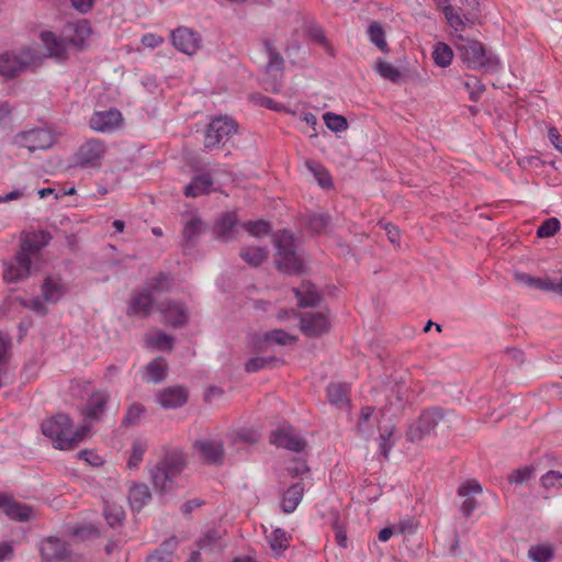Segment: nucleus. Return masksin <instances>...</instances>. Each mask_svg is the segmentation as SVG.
Segmentation results:
<instances>
[{
  "mask_svg": "<svg viewBox=\"0 0 562 562\" xmlns=\"http://www.w3.org/2000/svg\"><path fill=\"white\" fill-rule=\"evenodd\" d=\"M297 337L291 335L282 329H273L265 334L266 342H274L280 346L291 345L296 342Z\"/></svg>",
  "mask_w": 562,
  "mask_h": 562,
  "instance_id": "09e8293b",
  "label": "nucleus"
},
{
  "mask_svg": "<svg viewBox=\"0 0 562 562\" xmlns=\"http://www.w3.org/2000/svg\"><path fill=\"white\" fill-rule=\"evenodd\" d=\"M177 547L178 540L172 537L166 540L155 552L149 554L146 562H171Z\"/></svg>",
  "mask_w": 562,
  "mask_h": 562,
  "instance_id": "2f4dec72",
  "label": "nucleus"
},
{
  "mask_svg": "<svg viewBox=\"0 0 562 562\" xmlns=\"http://www.w3.org/2000/svg\"><path fill=\"white\" fill-rule=\"evenodd\" d=\"M270 442L295 452L302 451L305 447V441L294 432L292 427H282L272 431Z\"/></svg>",
  "mask_w": 562,
  "mask_h": 562,
  "instance_id": "a211bd4d",
  "label": "nucleus"
},
{
  "mask_svg": "<svg viewBox=\"0 0 562 562\" xmlns=\"http://www.w3.org/2000/svg\"><path fill=\"white\" fill-rule=\"evenodd\" d=\"M442 12L447 20L448 25L453 31L456 36L462 35L465 30V22L461 15L454 10L452 5H445Z\"/></svg>",
  "mask_w": 562,
  "mask_h": 562,
  "instance_id": "4c0bfd02",
  "label": "nucleus"
},
{
  "mask_svg": "<svg viewBox=\"0 0 562 562\" xmlns=\"http://www.w3.org/2000/svg\"><path fill=\"white\" fill-rule=\"evenodd\" d=\"M456 47L462 60L467 63L469 68L475 69L486 65V53L482 43L479 41L459 35L456 42Z\"/></svg>",
  "mask_w": 562,
  "mask_h": 562,
  "instance_id": "1a4fd4ad",
  "label": "nucleus"
},
{
  "mask_svg": "<svg viewBox=\"0 0 562 562\" xmlns=\"http://www.w3.org/2000/svg\"><path fill=\"white\" fill-rule=\"evenodd\" d=\"M41 557L46 562L63 561L68 558L69 550L64 541L55 537H48L41 542Z\"/></svg>",
  "mask_w": 562,
  "mask_h": 562,
  "instance_id": "aec40b11",
  "label": "nucleus"
},
{
  "mask_svg": "<svg viewBox=\"0 0 562 562\" xmlns=\"http://www.w3.org/2000/svg\"><path fill=\"white\" fill-rule=\"evenodd\" d=\"M432 58L437 66L447 67L452 61L453 52L449 45L437 43L434 47Z\"/></svg>",
  "mask_w": 562,
  "mask_h": 562,
  "instance_id": "79ce46f5",
  "label": "nucleus"
},
{
  "mask_svg": "<svg viewBox=\"0 0 562 562\" xmlns=\"http://www.w3.org/2000/svg\"><path fill=\"white\" fill-rule=\"evenodd\" d=\"M416 531V524L413 518H405L397 525L389 526V538L395 533L400 535H412Z\"/></svg>",
  "mask_w": 562,
  "mask_h": 562,
  "instance_id": "864d4df0",
  "label": "nucleus"
},
{
  "mask_svg": "<svg viewBox=\"0 0 562 562\" xmlns=\"http://www.w3.org/2000/svg\"><path fill=\"white\" fill-rule=\"evenodd\" d=\"M42 432L59 450H70L78 446L90 430L89 425L74 428L72 420L65 414H56L41 425Z\"/></svg>",
  "mask_w": 562,
  "mask_h": 562,
  "instance_id": "f257e3e1",
  "label": "nucleus"
},
{
  "mask_svg": "<svg viewBox=\"0 0 562 562\" xmlns=\"http://www.w3.org/2000/svg\"><path fill=\"white\" fill-rule=\"evenodd\" d=\"M367 34L369 36V40L371 43H373L379 49L384 50L385 49V40H384V30L382 25L378 22H372L368 30Z\"/></svg>",
  "mask_w": 562,
  "mask_h": 562,
  "instance_id": "3c124183",
  "label": "nucleus"
},
{
  "mask_svg": "<svg viewBox=\"0 0 562 562\" xmlns=\"http://www.w3.org/2000/svg\"><path fill=\"white\" fill-rule=\"evenodd\" d=\"M445 420L446 414L440 408L434 407L424 411L418 419L411 425L407 431L408 439L412 441L422 440L435 432Z\"/></svg>",
  "mask_w": 562,
  "mask_h": 562,
  "instance_id": "423d86ee",
  "label": "nucleus"
},
{
  "mask_svg": "<svg viewBox=\"0 0 562 562\" xmlns=\"http://www.w3.org/2000/svg\"><path fill=\"white\" fill-rule=\"evenodd\" d=\"M0 509L14 521L25 522L34 518L33 507L18 501L9 493H0Z\"/></svg>",
  "mask_w": 562,
  "mask_h": 562,
  "instance_id": "4468645a",
  "label": "nucleus"
},
{
  "mask_svg": "<svg viewBox=\"0 0 562 562\" xmlns=\"http://www.w3.org/2000/svg\"><path fill=\"white\" fill-rule=\"evenodd\" d=\"M294 293L300 306H314L321 300L319 292L310 282H302L294 289Z\"/></svg>",
  "mask_w": 562,
  "mask_h": 562,
  "instance_id": "a878e982",
  "label": "nucleus"
},
{
  "mask_svg": "<svg viewBox=\"0 0 562 562\" xmlns=\"http://www.w3.org/2000/svg\"><path fill=\"white\" fill-rule=\"evenodd\" d=\"M145 379L148 382L158 383L162 381L167 373L166 360L161 357L154 359L145 367Z\"/></svg>",
  "mask_w": 562,
  "mask_h": 562,
  "instance_id": "72a5a7b5",
  "label": "nucleus"
},
{
  "mask_svg": "<svg viewBox=\"0 0 562 562\" xmlns=\"http://www.w3.org/2000/svg\"><path fill=\"white\" fill-rule=\"evenodd\" d=\"M194 448L206 463L220 464L223 462L224 447L222 441L214 439L198 440Z\"/></svg>",
  "mask_w": 562,
  "mask_h": 562,
  "instance_id": "412c9836",
  "label": "nucleus"
},
{
  "mask_svg": "<svg viewBox=\"0 0 562 562\" xmlns=\"http://www.w3.org/2000/svg\"><path fill=\"white\" fill-rule=\"evenodd\" d=\"M526 283L530 286H533L535 289L544 291V292H553L555 294H559V286H560V278H533V277H527Z\"/></svg>",
  "mask_w": 562,
  "mask_h": 562,
  "instance_id": "e433bc0d",
  "label": "nucleus"
},
{
  "mask_svg": "<svg viewBox=\"0 0 562 562\" xmlns=\"http://www.w3.org/2000/svg\"><path fill=\"white\" fill-rule=\"evenodd\" d=\"M144 412H145V408L143 405H140L138 403L132 404L127 409V413L124 418V423H126L128 425L137 423Z\"/></svg>",
  "mask_w": 562,
  "mask_h": 562,
  "instance_id": "052dcab7",
  "label": "nucleus"
},
{
  "mask_svg": "<svg viewBox=\"0 0 562 562\" xmlns=\"http://www.w3.org/2000/svg\"><path fill=\"white\" fill-rule=\"evenodd\" d=\"M123 116L116 109L95 111L90 120L89 126L98 133L110 134L122 126Z\"/></svg>",
  "mask_w": 562,
  "mask_h": 562,
  "instance_id": "2eb2a0df",
  "label": "nucleus"
},
{
  "mask_svg": "<svg viewBox=\"0 0 562 562\" xmlns=\"http://www.w3.org/2000/svg\"><path fill=\"white\" fill-rule=\"evenodd\" d=\"M202 222L200 218L188 221L183 227V237L187 241L193 240L201 232Z\"/></svg>",
  "mask_w": 562,
  "mask_h": 562,
  "instance_id": "13d9d810",
  "label": "nucleus"
},
{
  "mask_svg": "<svg viewBox=\"0 0 562 562\" xmlns=\"http://www.w3.org/2000/svg\"><path fill=\"white\" fill-rule=\"evenodd\" d=\"M304 486L297 482L292 484L284 493L282 508L285 513H293L302 501Z\"/></svg>",
  "mask_w": 562,
  "mask_h": 562,
  "instance_id": "c85d7f7f",
  "label": "nucleus"
},
{
  "mask_svg": "<svg viewBox=\"0 0 562 562\" xmlns=\"http://www.w3.org/2000/svg\"><path fill=\"white\" fill-rule=\"evenodd\" d=\"M146 342L157 350H170L173 345V338L162 331H157L153 335H148Z\"/></svg>",
  "mask_w": 562,
  "mask_h": 562,
  "instance_id": "49530a36",
  "label": "nucleus"
},
{
  "mask_svg": "<svg viewBox=\"0 0 562 562\" xmlns=\"http://www.w3.org/2000/svg\"><path fill=\"white\" fill-rule=\"evenodd\" d=\"M109 393L105 391H97L89 397L86 408L82 411V415L86 420L95 422L101 419L104 411V406L109 401Z\"/></svg>",
  "mask_w": 562,
  "mask_h": 562,
  "instance_id": "5701e85b",
  "label": "nucleus"
},
{
  "mask_svg": "<svg viewBox=\"0 0 562 562\" xmlns=\"http://www.w3.org/2000/svg\"><path fill=\"white\" fill-rule=\"evenodd\" d=\"M213 180L212 177L207 173L199 175L193 178L190 184H188L184 189V194L187 196H199L201 194L209 193L212 189Z\"/></svg>",
  "mask_w": 562,
  "mask_h": 562,
  "instance_id": "7c9ffc66",
  "label": "nucleus"
},
{
  "mask_svg": "<svg viewBox=\"0 0 562 562\" xmlns=\"http://www.w3.org/2000/svg\"><path fill=\"white\" fill-rule=\"evenodd\" d=\"M103 516L111 528H116L123 525L125 510L121 504L112 501H105Z\"/></svg>",
  "mask_w": 562,
  "mask_h": 562,
  "instance_id": "c756f323",
  "label": "nucleus"
},
{
  "mask_svg": "<svg viewBox=\"0 0 562 562\" xmlns=\"http://www.w3.org/2000/svg\"><path fill=\"white\" fill-rule=\"evenodd\" d=\"M407 392H408V384L406 381L401 379V381L395 383V385L392 390V393L395 396V402H393L389 398V406H392L394 408V413L401 412L404 408V406L407 402Z\"/></svg>",
  "mask_w": 562,
  "mask_h": 562,
  "instance_id": "ea45409f",
  "label": "nucleus"
},
{
  "mask_svg": "<svg viewBox=\"0 0 562 562\" xmlns=\"http://www.w3.org/2000/svg\"><path fill=\"white\" fill-rule=\"evenodd\" d=\"M157 310L164 315V322L171 326L183 325L189 317L187 307L178 301L157 303Z\"/></svg>",
  "mask_w": 562,
  "mask_h": 562,
  "instance_id": "6ab92c4d",
  "label": "nucleus"
},
{
  "mask_svg": "<svg viewBox=\"0 0 562 562\" xmlns=\"http://www.w3.org/2000/svg\"><path fill=\"white\" fill-rule=\"evenodd\" d=\"M10 348V340L7 336L0 333V372H4V367L8 360Z\"/></svg>",
  "mask_w": 562,
  "mask_h": 562,
  "instance_id": "e2e57ef3",
  "label": "nucleus"
},
{
  "mask_svg": "<svg viewBox=\"0 0 562 562\" xmlns=\"http://www.w3.org/2000/svg\"><path fill=\"white\" fill-rule=\"evenodd\" d=\"M164 43V37L154 33H146L142 36V44L149 48H156Z\"/></svg>",
  "mask_w": 562,
  "mask_h": 562,
  "instance_id": "338daca9",
  "label": "nucleus"
},
{
  "mask_svg": "<svg viewBox=\"0 0 562 562\" xmlns=\"http://www.w3.org/2000/svg\"><path fill=\"white\" fill-rule=\"evenodd\" d=\"M277 267L286 273H299L303 270V261L296 252V246L293 236L282 231L276 235Z\"/></svg>",
  "mask_w": 562,
  "mask_h": 562,
  "instance_id": "39448f33",
  "label": "nucleus"
},
{
  "mask_svg": "<svg viewBox=\"0 0 562 562\" xmlns=\"http://www.w3.org/2000/svg\"><path fill=\"white\" fill-rule=\"evenodd\" d=\"M533 474L532 467H525L521 469L515 470L508 477L510 483L514 484H522L527 482Z\"/></svg>",
  "mask_w": 562,
  "mask_h": 562,
  "instance_id": "bf43d9fd",
  "label": "nucleus"
},
{
  "mask_svg": "<svg viewBox=\"0 0 562 562\" xmlns=\"http://www.w3.org/2000/svg\"><path fill=\"white\" fill-rule=\"evenodd\" d=\"M328 224V217L325 215H313L308 221L310 228L315 233L325 231Z\"/></svg>",
  "mask_w": 562,
  "mask_h": 562,
  "instance_id": "0e129e2a",
  "label": "nucleus"
},
{
  "mask_svg": "<svg viewBox=\"0 0 562 562\" xmlns=\"http://www.w3.org/2000/svg\"><path fill=\"white\" fill-rule=\"evenodd\" d=\"M91 34V27L87 20H80L76 23L69 24L65 29V38L57 37L53 32L45 31L41 33V40L45 45L50 57H64L66 54L68 43L75 46H82Z\"/></svg>",
  "mask_w": 562,
  "mask_h": 562,
  "instance_id": "f03ea898",
  "label": "nucleus"
},
{
  "mask_svg": "<svg viewBox=\"0 0 562 562\" xmlns=\"http://www.w3.org/2000/svg\"><path fill=\"white\" fill-rule=\"evenodd\" d=\"M561 224L557 217H550L546 220L537 229V236L539 238L552 237L560 229Z\"/></svg>",
  "mask_w": 562,
  "mask_h": 562,
  "instance_id": "603ef678",
  "label": "nucleus"
},
{
  "mask_svg": "<svg viewBox=\"0 0 562 562\" xmlns=\"http://www.w3.org/2000/svg\"><path fill=\"white\" fill-rule=\"evenodd\" d=\"M44 301L47 303H57L66 294V285L60 277H46L41 286Z\"/></svg>",
  "mask_w": 562,
  "mask_h": 562,
  "instance_id": "393cba45",
  "label": "nucleus"
},
{
  "mask_svg": "<svg viewBox=\"0 0 562 562\" xmlns=\"http://www.w3.org/2000/svg\"><path fill=\"white\" fill-rule=\"evenodd\" d=\"M269 60L267 65V74L272 76L274 79L282 76V69L284 65L283 57L274 52L271 47H268Z\"/></svg>",
  "mask_w": 562,
  "mask_h": 562,
  "instance_id": "8fccbe9b",
  "label": "nucleus"
},
{
  "mask_svg": "<svg viewBox=\"0 0 562 562\" xmlns=\"http://www.w3.org/2000/svg\"><path fill=\"white\" fill-rule=\"evenodd\" d=\"M188 400V393L182 386H169L157 394L158 403L166 409L182 406Z\"/></svg>",
  "mask_w": 562,
  "mask_h": 562,
  "instance_id": "4be33fe9",
  "label": "nucleus"
},
{
  "mask_svg": "<svg viewBox=\"0 0 562 562\" xmlns=\"http://www.w3.org/2000/svg\"><path fill=\"white\" fill-rule=\"evenodd\" d=\"M280 360L276 357H254L245 364L247 372H257L266 368H274L279 364Z\"/></svg>",
  "mask_w": 562,
  "mask_h": 562,
  "instance_id": "c03bdc74",
  "label": "nucleus"
},
{
  "mask_svg": "<svg viewBox=\"0 0 562 562\" xmlns=\"http://www.w3.org/2000/svg\"><path fill=\"white\" fill-rule=\"evenodd\" d=\"M37 55L33 49H23L20 54L4 53L0 56V74L7 78L18 76L21 71L35 65Z\"/></svg>",
  "mask_w": 562,
  "mask_h": 562,
  "instance_id": "0eeeda50",
  "label": "nucleus"
},
{
  "mask_svg": "<svg viewBox=\"0 0 562 562\" xmlns=\"http://www.w3.org/2000/svg\"><path fill=\"white\" fill-rule=\"evenodd\" d=\"M54 142L55 136L47 128H32L15 136V143L31 151L48 149Z\"/></svg>",
  "mask_w": 562,
  "mask_h": 562,
  "instance_id": "9b49d317",
  "label": "nucleus"
},
{
  "mask_svg": "<svg viewBox=\"0 0 562 562\" xmlns=\"http://www.w3.org/2000/svg\"><path fill=\"white\" fill-rule=\"evenodd\" d=\"M459 495L463 498L461 510L465 516H470L476 508L475 496L482 493V487L475 480H470L463 483L458 491Z\"/></svg>",
  "mask_w": 562,
  "mask_h": 562,
  "instance_id": "b1692460",
  "label": "nucleus"
},
{
  "mask_svg": "<svg viewBox=\"0 0 562 562\" xmlns=\"http://www.w3.org/2000/svg\"><path fill=\"white\" fill-rule=\"evenodd\" d=\"M170 286V280L164 273L148 280L143 290L132 293L127 314L130 316L147 317L154 307L155 295L169 291Z\"/></svg>",
  "mask_w": 562,
  "mask_h": 562,
  "instance_id": "7ed1b4c3",
  "label": "nucleus"
},
{
  "mask_svg": "<svg viewBox=\"0 0 562 562\" xmlns=\"http://www.w3.org/2000/svg\"><path fill=\"white\" fill-rule=\"evenodd\" d=\"M148 449V443L145 439L137 438L132 443L131 456L127 461L128 469H137L143 461V457Z\"/></svg>",
  "mask_w": 562,
  "mask_h": 562,
  "instance_id": "58836bf2",
  "label": "nucleus"
},
{
  "mask_svg": "<svg viewBox=\"0 0 562 562\" xmlns=\"http://www.w3.org/2000/svg\"><path fill=\"white\" fill-rule=\"evenodd\" d=\"M270 547L276 554H280L285 551L290 543V538L286 532L282 529H276L271 532L270 538Z\"/></svg>",
  "mask_w": 562,
  "mask_h": 562,
  "instance_id": "de8ad7c7",
  "label": "nucleus"
},
{
  "mask_svg": "<svg viewBox=\"0 0 562 562\" xmlns=\"http://www.w3.org/2000/svg\"><path fill=\"white\" fill-rule=\"evenodd\" d=\"M389 80L393 82H416L423 81L424 77L417 68L402 74L389 65Z\"/></svg>",
  "mask_w": 562,
  "mask_h": 562,
  "instance_id": "37998d69",
  "label": "nucleus"
},
{
  "mask_svg": "<svg viewBox=\"0 0 562 562\" xmlns=\"http://www.w3.org/2000/svg\"><path fill=\"white\" fill-rule=\"evenodd\" d=\"M32 262L33 260L16 251L11 260L3 261V281L16 283L27 279L31 276Z\"/></svg>",
  "mask_w": 562,
  "mask_h": 562,
  "instance_id": "ddd939ff",
  "label": "nucleus"
},
{
  "mask_svg": "<svg viewBox=\"0 0 562 562\" xmlns=\"http://www.w3.org/2000/svg\"><path fill=\"white\" fill-rule=\"evenodd\" d=\"M50 235L46 232L24 233L21 237L19 252L35 261L40 258L42 249L48 245Z\"/></svg>",
  "mask_w": 562,
  "mask_h": 562,
  "instance_id": "dca6fc26",
  "label": "nucleus"
},
{
  "mask_svg": "<svg viewBox=\"0 0 562 562\" xmlns=\"http://www.w3.org/2000/svg\"><path fill=\"white\" fill-rule=\"evenodd\" d=\"M171 41L178 50L188 55H193L201 47L199 34L184 26L171 32Z\"/></svg>",
  "mask_w": 562,
  "mask_h": 562,
  "instance_id": "f3484780",
  "label": "nucleus"
},
{
  "mask_svg": "<svg viewBox=\"0 0 562 562\" xmlns=\"http://www.w3.org/2000/svg\"><path fill=\"white\" fill-rule=\"evenodd\" d=\"M541 484L547 490L562 487V473L559 471L547 472L541 476Z\"/></svg>",
  "mask_w": 562,
  "mask_h": 562,
  "instance_id": "6e6d98bb",
  "label": "nucleus"
},
{
  "mask_svg": "<svg viewBox=\"0 0 562 562\" xmlns=\"http://www.w3.org/2000/svg\"><path fill=\"white\" fill-rule=\"evenodd\" d=\"M236 133L237 123L233 119L227 116L216 117L211 121L206 128L204 146L213 148L225 144Z\"/></svg>",
  "mask_w": 562,
  "mask_h": 562,
  "instance_id": "6e6552de",
  "label": "nucleus"
},
{
  "mask_svg": "<svg viewBox=\"0 0 562 562\" xmlns=\"http://www.w3.org/2000/svg\"><path fill=\"white\" fill-rule=\"evenodd\" d=\"M335 540L340 548L346 549L348 547L347 531L338 521L333 525Z\"/></svg>",
  "mask_w": 562,
  "mask_h": 562,
  "instance_id": "69168bd1",
  "label": "nucleus"
},
{
  "mask_svg": "<svg viewBox=\"0 0 562 562\" xmlns=\"http://www.w3.org/2000/svg\"><path fill=\"white\" fill-rule=\"evenodd\" d=\"M237 224V214L227 212L223 214L216 223L215 233L218 238L227 241L234 238V228Z\"/></svg>",
  "mask_w": 562,
  "mask_h": 562,
  "instance_id": "bb28decb",
  "label": "nucleus"
},
{
  "mask_svg": "<svg viewBox=\"0 0 562 562\" xmlns=\"http://www.w3.org/2000/svg\"><path fill=\"white\" fill-rule=\"evenodd\" d=\"M305 166L307 170L313 173L322 188H329L333 184L329 172L322 165L313 160H307Z\"/></svg>",
  "mask_w": 562,
  "mask_h": 562,
  "instance_id": "a19ab883",
  "label": "nucleus"
},
{
  "mask_svg": "<svg viewBox=\"0 0 562 562\" xmlns=\"http://www.w3.org/2000/svg\"><path fill=\"white\" fill-rule=\"evenodd\" d=\"M149 488L145 484H134L128 493L130 504L133 510H140L150 499Z\"/></svg>",
  "mask_w": 562,
  "mask_h": 562,
  "instance_id": "473e14b6",
  "label": "nucleus"
},
{
  "mask_svg": "<svg viewBox=\"0 0 562 562\" xmlns=\"http://www.w3.org/2000/svg\"><path fill=\"white\" fill-rule=\"evenodd\" d=\"M528 555L533 562H550L553 558V549L549 543L532 546Z\"/></svg>",
  "mask_w": 562,
  "mask_h": 562,
  "instance_id": "a18cd8bd",
  "label": "nucleus"
},
{
  "mask_svg": "<svg viewBox=\"0 0 562 562\" xmlns=\"http://www.w3.org/2000/svg\"><path fill=\"white\" fill-rule=\"evenodd\" d=\"M266 247L252 246L243 248L240 251L241 259L252 267L260 266L268 257Z\"/></svg>",
  "mask_w": 562,
  "mask_h": 562,
  "instance_id": "f704fd0d",
  "label": "nucleus"
},
{
  "mask_svg": "<svg viewBox=\"0 0 562 562\" xmlns=\"http://www.w3.org/2000/svg\"><path fill=\"white\" fill-rule=\"evenodd\" d=\"M245 231L250 235L260 238L270 233V225L265 221L247 222L243 224Z\"/></svg>",
  "mask_w": 562,
  "mask_h": 562,
  "instance_id": "5fc2aeb1",
  "label": "nucleus"
},
{
  "mask_svg": "<svg viewBox=\"0 0 562 562\" xmlns=\"http://www.w3.org/2000/svg\"><path fill=\"white\" fill-rule=\"evenodd\" d=\"M198 547L203 551L220 552L225 546L217 531L209 530L199 539Z\"/></svg>",
  "mask_w": 562,
  "mask_h": 562,
  "instance_id": "c9c22d12",
  "label": "nucleus"
},
{
  "mask_svg": "<svg viewBox=\"0 0 562 562\" xmlns=\"http://www.w3.org/2000/svg\"><path fill=\"white\" fill-rule=\"evenodd\" d=\"M23 305L40 315H45L47 313V308L40 297H33L30 301H25Z\"/></svg>",
  "mask_w": 562,
  "mask_h": 562,
  "instance_id": "774afa93",
  "label": "nucleus"
},
{
  "mask_svg": "<svg viewBox=\"0 0 562 562\" xmlns=\"http://www.w3.org/2000/svg\"><path fill=\"white\" fill-rule=\"evenodd\" d=\"M106 153L103 140L91 138L83 143L76 154L77 164L83 168H99Z\"/></svg>",
  "mask_w": 562,
  "mask_h": 562,
  "instance_id": "9d476101",
  "label": "nucleus"
},
{
  "mask_svg": "<svg viewBox=\"0 0 562 562\" xmlns=\"http://www.w3.org/2000/svg\"><path fill=\"white\" fill-rule=\"evenodd\" d=\"M184 465L186 462L181 453H167L151 471V482L155 488L161 492L171 491L176 477L182 472Z\"/></svg>",
  "mask_w": 562,
  "mask_h": 562,
  "instance_id": "20e7f679",
  "label": "nucleus"
},
{
  "mask_svg": "<svg viewBox=\"0 0 562 562\" xmlns=\"http://www.w3.org/2000/svg\"><path fill=\"white\" fill-rule=\"evenodd\" d=\"M72 535L79 539L95 538V537H99V529L97 527H94L93 525L81 526V527L75 528L72 531Z\"/></svg>",
  "mask_w": 562,
  "mask_h": 562,
  "instance_id": "680f3d73",
  "label": "nucleus"
},
{
  "mask_svg": "<svg viewBox=\"0 0 562 562\" xmlns=\"http://www.w3.org/2000/svg\"><path fill=\"white\" fill-rule=\"evenodd\" d=\"M299 316L300 329L305 336L314 338L329 331L330 321L326 312H304Z\"/></svg>",
  "mask_w": 562,
  "mask_h": 562,
  "instance_id": "f8f14e48",
  "label": "nucleus"
},
{
  "mask_svg": "<svg viewBox=\"0 0 562 562\" xmlns=\"http://www.w3.org/2000/svg\"><path fill=\"white\" fill-rule=\"evenodd\" d=\"M327 127L334 132H340L347 127V121L341 115L327 112L324 114Z\"/></svg>",
  "mask_w": 562,
  "mask_h": 562,
  "instance_id": "4d7b16f0",
  "label": "nucleus"
},
{
  "mask_svg": "<svg viewBox=\"0 0 562 562\" xmlns=\"http://www.w3.org/2000/svg\"><path fill=\"white\" fill-rule=\"evenodd\" d=\"M349 392L350 387L347 383H330L327 386V398L338 407L348 406Z\"/></svg>",
  "mask_w": 562,
  "mask_h": 562,
  "instance_id": "cd10ccee",
  "label": "nucleus"
}]
</instances>
